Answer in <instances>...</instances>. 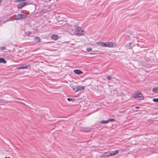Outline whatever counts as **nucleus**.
I'll list each match as a JSON object with an SVG mask.
<instances>
[{
  "label": "nucleus",
  "instance_id": "obj_5",
  "mask_svg": "<svg viewBox=\"0 0 158 158\" xmlns=\"http://www.w3.org/2000/svg\"><path fill=\"white\" fill-rule=\"evenodd\" d=\"M29 3L28 2H27V3L26 2H23L22 3H19L17 6V7L18 8H21L25 6H26L27 4H29Z\"/></svg>",
  "mask_w": 158,
  "mask_h": 158
},
{
  "label": "nucleus",
  "instance_id": "obj_7",
  "mask_svg": "<svg viewBox=\"0 0 158 158\" xmlns=\"http://www.w3.org/2000/svg\"><path fill=\"white\" fill-rule=\"evenodd\" d=\"M75 87H76V92L84 90L85 88L84 86L81 85L75 86Z\"/></svg>",
  "mask_w": 158,
  "mask_h": 158
},
{
  "label": "nucleus",
  "instance_id": "obj_23",
  "mask_svg": "<svg viewBox=\"0 0 158 158\" xmlns=\"http://www.w3.org/2000/svg\"><path fill=\"white\" fill-rule=\"evenodd\" d=\"M107 79L108 80H111V77H110V76H107Z\"/></svg>",
  "mask_w": 158,
  "mask_h": 158
},
{
  "label": "nucleus",
  "instance_id": "obj_25",
  "mask_svg": "<svg viewBox=\"0 0 158 158\" xmlns=\"http://www.w3.org/2000/svg\"><path fill=\"white\" fill-rule=\"evenodd\" d=\"M135 108L136 109H139V106H136L135 107Z\"/></svg>",
  "mask_w": 158,
  "mask_h": 158
},
{
  "label": "nucleus",
  "instance_id": "obj_32",
  "mask_svg": "<svg viewBox=\"0 0 158 158\" xmlns=\"http://www.w3.org/2000/svg\"><path fill=\"white\" fill-rule=\"evenodd\" d=\"M120 112V113H121V112H121V111H120V112Z\"/></svg>",
  "mask_w": 158,
  "mask_h": 158
},
{
  "label": "nucleus",
  "instance_id": "obj_33",
  "mask_svg": "<svg viewBox=\"0 0 158 158\" xmlns=\"http://www.w3.org/2000/svg\"><path fill=\"white\" fill-rule=\"evenodd\" d=\"M120 112V113H121V112H121V111H120V112Z\"/></svg>",
  "mask_w": 158,
  "mask_h": 158
},
{
  "label": "nucleus",
  "instance_id": "obj_27",
  "mask_svg": "<svg viewBox=\"0 0 158 158\" xmlns=\"http://www.w3.org/2000/svg\"><path fill=\"white\" fill-rule=\"evenodd\" d=\"M22 104L24 105H26L23 103H22Z\"/></svg>",
  "mask_w": 158,
  "mask_h": 158
},
{
  "label": "nucleus",
  "instance_id": "obj_10",
  "mask_svg": "<svg viewBox=\"0 0 158 158\" xmlns=\"http://www.w3.org/2000/svg\"><path fill=\"white\" fill-rule=\"evenodd\" d=\"M59 37L58 35L54 34H52L51 36L52 39L53 40H56L58 39Z\"/></svg>",
  "mask_w": 158,
  "mask_h": 158
},
{
  "label": "nucleus",
  "instance_id": "obj_11",
  "mask_svg": "<svg viewBox=\"0 0 158 158\" xmlns=\"http://www.w3.org/2000/svg\"><path fill=\"white\" fill-rule=\"evenodd\" d=\"M74 72L76 74H80L82 73V72L80 70L76 69L74 70Z\"/></svg>",
  "mask_w": 158,
  "mask_h": 158
},
{
  "label": "nucleus",
  "instance_id": "obj_14",
  "mask_svg": "<svg viewBox=\"0 0 158 158\" xmlns=\"http://www.w3.org/2000/svg\"><path fill=\"white\" fill-rule=\"evenodd\" d=\"M6 62V61L3 58H0V63H5Z\"/></svg>",
  "mask_w": 158,
  "mask_h": 158
},
{
  "label": "nucleus",
  "instance_id": "obj_26",
  "mask_svg": "<svg viewBox=\"0 0 158 158\" xmlns=\"http://www.w3.org/2000/svg\"><path fill=\"white\" fill-rule=\"evenodd\" d=\"M2 2V0H0V5L1 3Z\"/></svg>",
  "mask_w": 158,
  "mask_h": 158
},
{
  "label": "nucleus",
  "instance_id": "obj_8",
  "mask_svg": "<svg viewBox=\"0 0 158 158\" xmlns=\"http://www.w3.org/2000/svg\"><path fill=\"white\" fill-rule=\"evenodd\" d=\"M119 151L118 150L112 151L109 152V155L114 156L118 154Z\"/></svg>",
  "mask_w": 158,
  "mask_h": 158
},
{
  "label": "nucleus",
  "instance_id": "obj_1",
  "mask_svg": "<svg viewBox=\"0 0 158 158\" xmlns=\"http://www.w3.org/2000/svg\"><path fill=\"white\" fill-rule=\"evenodd\" d=\"M72 33L73 34L77 35H83L84 34V31L81 29L80 27H74L72 28Z\"/></svg>",
  "mask_w": 158,
  "mask_h": 158
},
{
  "label": "nucleus",
  "instance_id": "obj_21",
  "mask_svg": "<svg viewBox=\"0 0 158 158\" xmlns=\"http://www.w3.org/2000/svg\"><path fill=\"white\" fill-rule=\"evenodd\" d=\"M131 43H128L127 45H126V47H130L131 46Z\"/></svg>",
  "mask_w": 158,
  "mask_h": 158
},
{
  "label": "nucleus",
  "instance_id": "obj_34",
  "mask_svg": "<svg viewBox=\"0 0 158 158\" xmlns=\"http://www.w3.org/2000/svg\"><path fill=\"white\" fill-rule=\"evenodd\" d=\"M51 0H49V1H50Z\"/></svg>",
  "mask_w": 158,
  "mask_h": 158
},
{
  "label": "nucleus",
  "instance_id": "obj_29",
  "mask_svg": "<svg viewBox=\"0 0 158 158\" xmlns=\"http://www.w3.org/2000/svg\"><path fill=\"white\" fill-rule=\"evenodd\" d=\"M0 104L1 105H2V103H1V102H0Z\"/></svg>",
  "mask_w": 158,
  "mask_h": 158
},
{
  "label": "nucleus",
  "instance_id": "obj_28",
  "mask_svg": "<svg viewBox=\"0 0 158 158\" xmlns=\"http://www.w3.org/2000/svg\"><path fill=\"white\" fill-rule=\"evenodd\" d=\"M16 2H19L18 0H16Z\"/></svg>",
  "mask_w": 158,
  "mask_h": 158
},
{
  "label": "nucleus",
  "instance_id": "obj_19",
  "mask_svg": "<svg viewBox=\"0 0 158 158\" xmlns=\"http://www.w3.org/2000/svg\"><path fill=\"white\" fill-rule=\"evenodd\" d=\"M67 100L69 101H74V99H73V98H67Z\"/></svg>",
  "mask_w": 158,
  "mask_h": 158
},
{
  "label": "nucleus",
  "instance_id": "obj_3",
  "mask_svg": "<svg viewBox=\"0 0 158 158\" xmlns=\"http://www.w3.org/2000/svg\"><path fill=\"white\" fill-rule=\"evenodd\" d=\"M133 97L135 99H138L140 100L143 99V97L141 93H138L134 94Z\"/></svg>",
  "mask_w": 158,
  "mask_h": 158
},
{
  "label": "nucleus",
  "instance_id": "obj_15",
  "mask_svg": "<svg viewBox=\"0 0 158 158\" xmlns=\"http://www.w3.org/2000/svg\"><path fill=\"white\" fill-rule=\"evenodd\" d=\"M35 40L36 42H39L40 41V39L39 37H36L35 38Z\"/></svg>",
  "mask_w": 158,
  "mask_h": 158
},
{
  "label": "nucleus",
  "instance_id": "obj_4",
  "mask_svg": "<svg viewBox=\"0 0 158 158\" xmlns=\"http://www.w3.org/2000/svg\"><path fill=\"white\" fill-rule=\"evenodd\" d=\"M27 15L23 14H20L18 15L15 18L12 19V20H19L21 19L26 17Z\"/></svg>",
  "mask_w": 158,
  "mask_h": 158
},
{
  "label": "nucleus",
  "instance_id": "obj_12",
  "mask_svg": "<svg viewBox=\"0 0 158 158\" xmlns=\"http://www.w3.org/2000/svg\"><path fill=\"white\" fill-rule=\"evenodd\" d=\"M152 91L155 93H158V87H156L152 89Z\"/></svg>",
  "mask_w": 158,
  "mask_h": 158
},
{
  "label": "nucleus",
  "instance_id": "obj_18",
  "mask_svg": "<svg viewBox=\"0 0 158 158\" xmlns=\"http://www.w3.org/2000/svg\"><path fill=\"white\" fill-rule=\"evenodd\" d=\"M153 101L155 102H158V98H153Z\"/></svg>",
  "mask_w": 158,
  "mask_h": 158
},
{
  "label": "nucleus",
  "instance_id": "obj_13",
  "mask_svg": "<svg viewBox=\"0 0 158 158\" xmlns=\"http://www.w3.org/2000/svg\"><path fill=\"white\" fill-rule=\"evenodd\" d=\"M27 67H28L27 66H24L21 67L17 68H16V69H26L27 68Z\"/></svg>",
  "mask_w": 158,
  "mask_h": 158
},
{
  "label": "nucleus",
  "instance_id": "obj_22",
  "mask_svg": "<svg viewBox=\"0 0 158 158\" xmlns=\"http://www.w3.org/2000/svg\"><path fill=\"white\" fill-rule=\"evenodd\" d=\"M106 153V155H104L103 156H111V155H109V153Z\"/></svg>",
  "mask_w": 158,
  "mask_h": 158
},
{
  "label": "nucleus",
  "instance_id": "obj_6",
  "mask_svg": "<svg viewBox=\"0 0 158 158\" xmlns=\"http://www.w3.org/2000/svg\"><path fill=\"white\" fill-rule=\"evenodd\" d=\"M115 119L113 118H111L108 119L106 121L105 120H102L100 121V123L102 124H106L110 121H114Z\"/></svg>",
  "mask_w": 158,
  "mask_h": 158
},
{
  "label": "nucleus",
  "instance_id": "obj_9",
  "mask_svg": "<svg viewBox=\"0 0 158 158\" xmlns=\"http://www.w3.org/2000/svg\"><path fill=\"white\" fill-rule=\"evenodd\" d=\"M105 42H96V44L101 46L105 47Z\"/></svg>",
  "mask_w": 158,
  "mask_h": 158
},
{
  "label": "nucleus",
  "instance_id": "obj_20",
  "mask_svg": "<svg viewBox=\"0 0 158 158\" xmlns=\"http://www.w3.org/2000/svg\"><path fill=\"white\" fill-rule=\"evenodd\" d=\"M86 50L88 52H91L92 51V48H87Z\"/></svg>",
  "mask_w": 158,
  "mask_h": 158
},
{
  "label": "nucleus",
  "instance_id": "obj_30",
  "mask_svg": "<svg viewBox=\"0 0 158 158\" xmlns=\"http://www.w3.org/2000/svg\"><path fill=\"white\" fill-rule=\"evenodd\" d=\"M5 158H10V157H5Z\"/></svg>",
  "mask_w": 158,
  "mask_h": 158
},
{
  "label": "nucleus",
  "instance_id": "obj_31",
  "mask_svg": "<svg viewBox=\"0 0 158 158\" xmlns=\"http://www.w3.org/2000/svg\"><path fill=\"white\" fill-rule=\"evenodd\" d=\"M19 103L22 104V103H23V102H20Z\"/></svg>",
  "mask_w": 158,
  "mask_h": 158
},
{
  "label": "nucleus",
  "instance_id": "obj_2",
  "mask_svg": "<svg viewBox=\"0 0 158 158\" xmlns=\"http://www.w3.org/2000/svg\"><path fill=\"white\" fill-rule=\"evenodd\" d=\"M105 44V47L115 48L117 46L116 43L114 42H106Z\"/></svg>",
  "mask_w": 158,
  "mask_h": 158
},
{
  "label": "nucleus",
  "instance_id": "obj_17",
  "mask_svg": "<svg viewBox=\"0 0 158 158\" xmlns=\"http://www.w3.org/2000/svg\"><path fill=\"white\" fill-rule=\"evenodd\" d=\"M89 128H84V130H83V131H89Z\"/></svg>",
  "mask_w": 158,
  "mask_h": 158
},
{
  "label": "nucleus",
  "instance_id": "obj_16",
  "mask_svg": "<svg viewBox=\"0 0 158 158\" xmlns=\"http://www.w3.org/2000/svg\"><path fill=\"white\" fill-rule=\"evenodd\" d=\"M70 86L72 88V89L73 90L76 92V87L75 86L74 87V86L72 85V84H71Z\"/></svg>",
  "mask_w": 158,
  "mask_h": 158
},
{
  "label": "nucleus",
  "instance_id": "obj_24",
  "mask_svg": "<svg viewBox=\"0 0 158 158\" xmlns=\"http://www.w3.org/2000/svg\"><path fill=\"white\" fill-rule=\"evenodd\" d=\"M31 34V31H28L27 32V34L28 35H30Z\"/></svg>",
  "mask_w": 158,
  "mask_h": 158
}]
</instances>
